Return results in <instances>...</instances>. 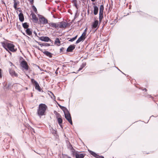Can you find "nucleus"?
<instances>
[{
    "instance_id": "nucleus-1",
    "label": "nucleus",
    "mask_w": 158,
    "mask_h": 158,
    "mask_svg": "<svg viewBox=\"0 0 158 158\" xmlns=\"http://www.w3.org/2000/svg\"><path fill=\"white\" fill-rule=\"evenodd\" d=\"M48 109L47 106L44 104L41 103L39 105L36 114L40 118L46 114V110Z\"/></svg>"
},
{
    "instance_id": "nucleus-2",
    "label": "nucleus",
    "mask_w": 158,
    "mask_h": 158,
    "mask_svg": "<svg viewBox=\"0 0 158 158\" xmlns=\"http://www.w3.org/2000/svg\"><path fill=\"white\" fill-rule=\"evenodd\" d=\"M1 43L2 46L6 50H9L12 52H15L17 50L16 49L14 48L15 46L13 44L4 42H1Z\"/></svg>"
},
{
    "instance_id": "nucleus-3",
    "label": "nucleus",
    "mask_w": 158,
    "mask_h": 158,
    "mask_svg": "<svg viewBox=\"0 0 158 158\" xmlns=\"http://www.w3.org/2000/svg\"><path fill=\"white\" fill-rule=\"evenodd\" d=\"M71 149H72V152L73 154V155H75L76 158H84L85 157V153H81V154H78L77 152L75 153V150L74 149L72 146L71 145H70Z\"/></svg>"
},
{
    "instance_id": "nucleus-4",
    "label": "nucleus",
    "mask_w": 158,
    "mask_h": 158,
    "mask_svg": "<svg viewBox=\"0 0 158 158\" xmlns=\"http://www.w3.org/2000/svg\"><path fill=\"white\" fill-rule=\"evenodd\" d=\"M64 117L68 121L71 125L73 124V123L72 120V118L71 115L69 112L68 111L64 113Z\"/></svg>"
},
{
    "instance_id": "nucleus-5",
    "label": "nucleus",
    "mask_w": 158,
    "mask_h": 158,
    "mask_svg": "<svg viewBox=\"0 0 158 158\" xmlns=\"http://www.w3.org/2000/svg\"><path fill=\"white\" fill-rule=\"evenodd\" d=\"M31 81L32 83L35 86V89L38 90L40 92L41 89L38 83L33 79H32Z\"/></svg>"
},
{
    "instance_id": "nucleus-6",
    "label": "nucleus",
    "mask_w": 158,
    "mask_h": 158,
    "mask_svg": "<svg viewBox=\"0 0 158 158\" xmlns=\"http://www.w3.org/2000/svg\"><path fill=\"white\" fill-rule=\"evenodd\" d=\"M21 66L25 70H28L29 66L27 62L24 60H22L20 63Z\"/></svg>"
},
{
    "instance_id": "nucleus-7",
    "label": "nucleus",
    "mask_w": 158,
    "mask_h": 158,
    "mask_svg": "<svg viewBox=\"0 0 158 158\" xmlns=\"http://www.w3.org/2000/svg\"><path fill=\"white\" fill-rule=\"evenodd\" d=\"M39 21L40 23L43 24H45L48 23V20L42 15H40Z\"/></svg>"
},
{
    "instance_id": "nucleus-8",
    "label": "nucleus",
    "mask_w": 158,
    "mask_h": 158,
    "mask_svg": "<svg viewBox=\"0 0 158 158\" xmlns=\"http://www.w3.org/2000/svg\"><path fill=\"white\" fill-rule=\"evenodd\" d=\"M38 37L39 38V40L43 41L46 42H48L49 41L53 42V41L48 36H38Z\"/></svg>"
},
{
    "instance_id": "nucleus-9",
    "label": "nucleus",
    "mask_w": 158,
    "mask_h": 158,
    "mask_svg": "<svg viewBox=\"0 0 158 158\" xmlns=\"http://www.w3.org/2000/svg\"><path fill=\"white\" fill-rule=\"evenodd\" d=\"M99 24H98V21L96 20L92 23V28L93 29H95V31H96L99 27Z\"/></svg>"
},
{
    "instance_id": "nucleus-10",
    "label": "nucleus",
    "mask_w": 158,
    "mask_h": 158,
    "mask_svg": "<svg viewBox=\"0 0 158 158\" xmlns=\"http://www.w3.org/2000/svg\"><path fill=\"white\" fill-rule=\"evenodd\" d=\"M60 28H66L68 26L69 23L64 21L60 22Z\"/></svg>"
},
{
    "instance_id": "nucleus-11",
    "label": "nucleus",
    "mask_w": 158,
    "mask_h": 158,
    "mask_svg": "<svg viewBox=\"0 0 158 158\" xmlns=\"http://www.w3.org/2000/svg\"><path fill=\"white\" fill-rule=\"evenodd\" d=\"M9 73L13 77H17L18 76V74L15 73V71L13 69H9Z\"/></svg>"
},
{
    "instance_id": "nucleus-12",
    "label": "nucleus",
    "mask_w": 158,
    "mask_h": 158,
    "mask_svg": "<svg viewBox=\"0 0 158 158\" xmlns=\"http://www.w3.org/2000/svg\"><path fill=\"white\" fill-rule=\"evenodd\" d=\"M75 45H70L66 50V51L67 52H71L75 49Z\"/></svg>"
},
{
    "instance_id": "nucleus-13",
    "label": "nucleus",
    "mask_w": 158,
    "mask_h": 158,
    "mask_svg": "<svg viewBox=\"0 0 158 158\" xmlns=\"http://www.w3.org/2000/svg\"><path fill=\"white\" fill-rule=\"evenodd\" d=\"M39 49L41 51L47 56H48V57L50 58L52 57V54L51 53V52L48 51H42V50L40 49V48H39Z\"/></svg>"
},
{
    "instance_id": "nucleus-14",
    "label": "nucleus",
    "mask_w": 158,
    "mask_h": 158,
    "mask_svg": "<svg viewBox=\"0 0 158 158\" xmlns=\"http://www.w3.org/2000/svg\"><path fill=\"white\" fill-rule=\"evenodd\" d=\"M31 15L32 19H33L34 21L35 22L37 23L38 22V19L36 15L32 12L31 14Z\"/></svg>"
},
{
    "instance_id": "nucleus-15",
    "label": "nucleus",
    "mask_w": 158,
    "mask_h": 158,
    "mask_svg": "<svg viewBox=\"0 0 158 158\" xmlns=\"http://www.w3.org/2000/svg\"><path fill=\"white\" fill-rule=\"evenodd\" d=\"M19 20L23 22L24 21V19L23 14L22 13H20L19 15Z\"/></svg>"
},
{
    "instance_id": "nucleus-16",
    "label": "nucleus",
    "mask_w": 158,
    "mask_h": 158,
    "mask_svg": "<svg viewBox=\"0 0 158 158\" xmlns=\"http://www.w3.org/2000/svg\"><path fill=\"white\" fill-rule=\"evenodd\" d=\"M94 15H96L98 13V7L96 6H94Z\"/></svg>"
},
{
    "instance_id": "nucleus-17",
    "label": "nucleus",
    "mask_w": 158,
    "mask_h": 158,
    "mask_svg": "<svg viewBox=\"0 0 158 158\" xmlns=\"http://www.w3.org/2000/svg\"><path fill=\"white\" fill-rule=\"evenodd\" d=\"M57 122L60 125V126L61 127L62 126V122H63V120L61 117H57Z\"/></svg>"
},
{
    "instance_id": "nucleus-18",
    "label": "nucleus",
    "mask_w": 158,
    "mask_h": 158,
    "mask_svg": "<svg viewBox=\"0 0 158 158\" xmlns=\"http://www.w3.org/2000/svg\"><path fill=\"white\" fill-rule=\"evenodd\" d=\"M11 84L10 83L7 84L6 83L4 85V89L6 90L9 89H10V87L11 86Z\"/></svg>"
},
{
    "instance_id": "nucleus-19",
    "label": "nucleus",
    "mask_w": 158,
    "mask_h": 158,
    "mask_svg": "<svg viewBox=\"0 0 158 158\" xmlns=\"http://www.w3.org/2000/svg\"><path fill=\"white\" fill-rule=\"evenodd\" d=\"M61 41H60L59 38H56L55 41V44L57 46H59L60 45Z\"/></svg>"
},
{
    "instance_id": "nucleus-20",
    "label": "nucleus",
    "mask_w": 158,
    "mask_h": 158,
    "mask_svg": "<svg viewBox=\"0 0 158 158\" xmlns=\"http://www.w3.org/2000/svg\"><path fill=\"white\" fill-rule=\"evenodd\" d=\"M85 40V39H84V38H83V37H81L80 36L78 39V40H77L76 42V44H77L79 43H80V42H81V41H83L84 40Z\"/></svg>"
},
{
    "instance_id": "nucleus-21",
    "label": "nucleus",
    "mask_w": 158,
    "mask_h": 158,
    "mask_svg": "<svg viewBox=\"0 0 158 158\" xmlns=\"http://www.w3.org/2000/svg\"><path fill=\"white\" fill-rule=\"evenodd\" d=\"M60 107L64 111V113L68 111V110L64 106H60Z\"/></svg>"
},
{
    "instance_id": "nucleus-22",
    "label": "nucleus",
    "mask_w": 158,
    "mask_h": 158,
    "mask_svg": "<svg viewBox=\"0 0 158 158\" xmlns=\"http://www.w3.org/2000/svg\"><path fill=\"white\" fill-rule=\"evenodd\" d=\"M26 34L29 35H30L32 34V32L30 28H27L26 30Z\"/></svg>"
},
{
    "instance_id": "nucleus-23",
    "label": "nucleus",
    "mask_w": 158,
    "mask_h": 158,
    "mask_svg": "<svg viewBox=\"0 0 158 158\" xmlns=\"http://www.w3.org/2000/svg\"><path fill=\"white\" fill-rule=\"evenodd\" d=\"M14 7L15 9V10H17L18 9H19V8H17V5L18 3H19V2H16L15 0H14Z\"/></svg>"
},
{
    "instance_id": "nucleus-24",
    "label": "nucleus",
    "mask_w": 158,
    "mask_h": 158,
    "mask_svg": "<svg viewBox=\"0 0 158 158\" xmlns=\"http://www.w3.org/2000/svg\"><path fill=\"white\" fill-rule=\"evenodd\" d=\"M48 24L51 27H53L54 28H56V23H48Z\"/></svg>"
},
{
    "instance_id": "nucleus-25",
    "label": "nucleus",
    "mask_w": 158,
    "mask_h": 158,
    "mask_svg": "<svg viewBox=\"0 0 158 158\" xmlns=\"http://www.w3.org/2000/svg\"><path fill=\"white\" fill-rule=\"evenodd\" d=\"M23 26L24 28L27 29L28 28L29 25L27 24V23L26 22L23 24Z\"/></svg>"
},
{
    "instance_id": "nucleus-26",
    "label": "nucleus",
    "mask_w": 158,
    "mask_h": 158,
    "mask_svg": "<svg viewBox=\"0 0 158 158\" xmlns=\"http://www.w3.org/2000/svg\"><path fill=\"white\" fill-rule=\"evenodd\" d=\"M40 45L41 46V47H43V46L48 47V46H49L50 45L48 43H42L41 44H40Z\"/></svg>"
},
{
    "instance_id": "nucleus-27",
    "label": "nucleus",
    "mask_w": 158,
    "mask_h": 158,
    "mask_svg": "<svg viewBox=\"0 0 158 158\" xmlns=\"http://www.w3.org/2000/svg\"><path fill=\"white\" fill-rule=\"evenodd\" d=\"M89 152V153L92 155H93L95 157L96 156V153H95L94 152L91 150H88Z\"/></svg>"
},
{
    "instance_id": "nucleus-28",
    "label": "nucleus",
    "mask_w": 158,
    "mask_h": 158,
    "mask_svg": "<svg viewBox=\"0 0 158 158\" xmlns=\"http://www.w3.org/2000/svg\"><path fill=\"white\" fill-rule=\"evenodd\" d=\"M104 8V6L103 5H101L100 7L99 12H103Z\"/></svg>"
},
{
    "instance_id": "nucleus-29",
    "label": "nucleus",
    "mask_w": 158,
    "mask_h": 158,
    "mask_svg": "<svg viewBox=\"0 0 158 158\" xmlns=\"http://www.w3.org/2000/svg\"><path fill=\"white\" fill-rule=\"evenodd\" d=\"M60 22L56 23V29H58L59 28H60Z\"/></svg>"
},
{
    "instance_id": "nucleus-30",
    "label": "nucleus",
    "mask_w": 158,
    "mask_h": 158,
    "mask_svg": "<svg viewBox=\"0 0 158 158\" xmlns=\"http://www.w3.org/2000/svg\"><path fill=\"white\" fill-rule=\"evenodd\" d=\"M77 36V35L75 37H73L72 39H71L70 40H69V41L70 42H73L76 39Z\"/></svg>"
},
{
    "instance_id": "nucleus-31",
    "label": "nucleus",
    "mask_w": 158,
    "mask_h": 158,
    "mask_svg": "<svg viewBox=\"0 0 158 158\" xmlns=\"http://www.w3.org/2000/svg\"><path fill=\"white\" fill-rule=\"evenodd\" d=\"M86 35V32L84 31L82 34L81 35V36L82 37H83L84 39H85V36Z\"/></svg>"
},
{
    "instance_id": "nucleus-32",
    "label": "nucleus",
    "mask_w": 158,
    "mask_h": 158,
    "mask_svg": "<svg viewBox=\"0 0 158 158\" xmlns=\"http://www.w3.org/2000/svg\"><path fill=\"white\" fill-rule=\"evenodd\" d=\"M51 132L54 135H55L56 134V131L55 130L52 129V130Z\"/></svg>"
},
{
    "instance_id": "nucleus-33",
    "label": "nucleus",
    "mask_w": 158,
    "mask_h": 158,
    "mask_svg": "<svg viewBox=\"0 0 158 158\" xmlns=\"http://www.w3.org/2000/svg\"><path fill=\"white\" fill-rule=\"evenodd\" d=\"M32 7L33 10L36 13H37V9H36V8L33 5L32 6Z\"/></svg>"
},
{
    "instance_id": "nucleus-34",
    "label": "nucleus",
    "mask_w": 158,
    "mask_h": 158,
    "mask_svg": "<svg viewBox=\"0 0 158 158\" xmlns=\"http://www.w3.org/2000/svg\"><path fill=\"white\" fill-rule=\"evenodd\" d=\"M103 12H99V17L103 18Z\"/></svg>"
},
{
    "instance_id": "nucleus-35",
    "label": "nucleus",
    "mask_w": 158,
    "mask_h": 158,
    "mask_svg": "<svg viewBox=\"0 0 158 158\" xmlns=\"http://www.w3.org/2000/svg\"><path fill=\"white\" fill-rule=\"evenodd\" d=\"M117 22V20L116 19H115L114 21L112 22V23H110V24L112 25L114 24H115Z\"/></svg>"
},
{
    "instance_id": "nucleus-36",
    "label": "nucleus",
    "mask_w": 158,
    "mask_h": 158,
    "mask_svg": "<svg viewBox=\"0 0 158 158\" xmlns=\"http://www.w3.org/2000/svg\"><path fill=\"white\" fill-rule=\"evenodd\" d=\"M56 117L57 118H57H59V116H60V117L61 116H60V114L59 113H57V112L56 113Z\"/></svg>"
},
{
    "instance_id": "nucleus-37",
    "label": "nucleus",
    "mask_w": 158,
    "mask_h": 158,
    "mask_svg": "<svg viewBox=\"0 0 158 158\" xmlns=\"http://www.w3.org/2000/svg\"><path fill=\"white\" fill-rule=\"evenodd\" d=\"M28 1L30 2V4L32 5L33 3V0H28Z\"/></svg>"
},
{
    "instance_id": "nucleus-38",
    "label": "nucleus",
    "mask_w": 158,
    "mask_h": 158,
    "mask_svg": "<svg viewBox=\"0 0 158 158\" xmlns=\"http://www.w3.org/2000/svg\"><path fill=\"white\" fill-rule=\"evenodd\" d=\"M103 18L99 17V22L100 23L102 22V20Z\"/></svg>"
},
{
    "instance_id": "nucleus-39",
    "label": "nucleus",
    "mask_w": 158,
    "mask_h": 158,
    "mask_svg": "<svg viewBox=\"0 0 158 158\" xmlns=\"http://www.w3.org/2000/svg\"><path fill=\"white\" fill-rule=\"evenodd\" d=\"M74 6L76 7V8L77 9L78 8H77V2H75V3H74Z\"/></svg>"
},
{
    "instance_id": "nucleus-40",
    "label": "nucleus",
    "mask_w": 158,
    "mask_h": 158,
    "mask_svg": "<svg viewBox=\"0 0 158 158\" xmlns=\"http://www.w3.org/2000/svg\"><path fill=\"white\" fill-rule=\"evenodd\" d=\"M64 48L63 47H62L61 48H60V52H63V50L64 49Z\"/></svg>"
},
{
    "instance_id": "nucleus-41",
    "label": "nucleus",
    "mask_w": 158,
    "mask_h": 158,
    "mask_svg": "<svg viewBox=\"0 0 158 158\" xmlns=\"http://www.w3.org/2000/svg\"><path fill=\"white\" fill-rule=\"evenodd\" d=\"M85 65H86V64L83 63L81 66L82 68H83V67H84L85 66Z\"/></svg>"
},
{
    "instance_id": "nucleus-42",
    "label": "nucleus",
    "mask_w": 158,
    "mask_h": 158,
    "mask_svg": "<svg viewBox=\"0 0 158 158\" xmlns=\"http://www.w3.org/2000/svg\"><path fill=\"white\" fill-rule=\"evenodd\" d=\"M100 156H99L98 155V154H96V156H95V157H96V158H99Z\"/></svg>"
},
{
    "instance_id": "nucleus-43",
    "label": "nucleus",
    "mask_w": 158,
    "mask_h": 158,
    "mask_svg": "<svg viewBox=\"0 0 158 158\" xmlns=\"http://www.w3.org/2000/svg\"><path fill=\"white\" fill-rule=\"evenodd\" d=\"M72 3H75V2H77V0H72Z\"/></svg>"
},
{
    "instance_id": "nucleus-44",
    "label": "nucleus",
    "mask_w": 158,
    "mask_h": 158,
    "mask_svg": "<svg viewBox=\"0 0 158 158\" xmlns=\"http://www.w3.org/2000/svg\"><path fill=\"white\" fill-rule=\"evenodd\" d=\"M82 68H83L81 66V67L79 68V69L78 70V71H80V70H81L82 69Z\"/></svg>"
},
{
    "instance_id": "nucleus-45",
    "label": "nucleus",
    "mask_w": 158,
    "mask_h": 158,
    "mask_svg": "<svg viewBox=\"0 0 158 158\" xmlns=\"http://www.w3.org/2000/svg\"><path fill=\"white\" fill-rule=\"evenodd\" d=\"M1 69H0V77L1 78L2 77V74H1Z\"/></svg>"
},
{
    "instance_id": "nucleus-46",
    "label": "nucleus",
    "mask_w": 158,
    "mask_h": 158,
    "mask_svg": "<svg viewBox=\"0 0 158 158\" xmlns=\"http://www.w3.org/2000/svg\"><path fill=\"white\" fill-rule=\"evenodd\" d=\"M50 93L52 94V95L53 96L54 99H55V98H56V97L53 94V93L52 92H50Z\"/></svg>"
},
{
    "instance_id": "nucleus-47",
    "label": "nucleus",
    "mask_w": 158,
    "mask_h": 158,
    "mask_svg": "<svg viewBox=\"0 0 158 158\" xmlns=\"http://www.w3.org/2000/svg\"><path fill=\"white\" fill-rule=\"evenodd\" d=\"M34 33L35 34V35L37 36V37H38V36H37V33L35 32V31H34Z\"/></svg>"
},
{
    "instance_id": "nucleus-48",
    "label": "nucleus",
    "mask_w": 158,
    "mask_h": 158,
    "mask_svg": "<svg viewBox=\"0 0 158 158\" xmlns=\"http://www.w3.org/2000/svg\"><path fill=\"white\" fill-rule=\"evenodd\" d=\"M99 158H104V157L103 156H100Z\"/></svg>"
},
{
    "instance_id": "nucleus-49",
    "label": "nucleus",
    "mask_w": 158,
    "mask_h": 158,
    "mask_svg": "<svg viewBox=\"0 0 158 158\" xmlns=\"http://www.w3.org/2000/svg\"><path fill=\"white\" fill-rule=\"evenodd\" d=\"M2 4H4L5 5V3L4 2L2 1Z\"/></svg>"
},
{
    "instance_id": "nucleus-50",
    "label": "nucleus",
    "mask_w": 158,
    "mask_h": 158,
    "mask_svg": "<svg viewBox=\"0 0 158 158\" xmlns=\"http://www.w3.org/2000/svg\"><path fill=\"white\" fill-rule=\"evenodd\" d=\"M19 12H20V13H22V10H19Z\"/></svg>"
},
{
    "instance_id": "nucleus-51",
    "label": "nucleus",
    "mask_w": 158,
    "mask_h": 158,
    "mask_svg": "<svg viewBox=\"0 0 158 158\" xmlns=\"http://www.w3.org/2000/svg\"><path fill=\"white\" fill-rule=\"evenodd\" d=\"M57 104L58 105V106L60 107V106H61L59 104H58V103H57Z\"/></svg>"
},
{
    "instance_id": "nucleus-52",
    "label": "nucleus",
    "mask_w": 158,
    "mask_h": 158,
    "mask_svg": "<svg viewBox=\"0 0 158 158\" xmlns=\"http://www.w3.org/2000/svg\"><path fill=\"white\" fill-rule=\"evenodd\" d=\"M91 1L92 2H94L95 1V0H91Z\"/></svg>"
},
{
    "instance_id": "nucleus-53",
    "label": "nucleus",
    "mask_w": 158,
    "mask_h": 158,
    "mask_svg": "<svg viewBox=\"0 0 158 158\" xmlns=\"http://www.w3.org/2000/svg\"><path fill=\"white\" fill-rule=\"evenodd\" d=\"M144 90H145V91H147V89H146V88H145Z\"/></svg>"
},
{
    "instance_id": "nucleus-54",
    "label": "nucleus",
    "mask_w": 158,
    "mask_h": 158,
    "mask_svg": "<svg viewBox=\"0 0 158 158\" xmlns=\"http://www.w3.org/2000/svg\"><path fill=\"white\" fill-rule=\"evenodd\" d=\"M32 130H33V131L34 132H35V131H34V129H32Z\"/></svg>"
},
{
    "instance_id": "nucleus-55",
    "label": "nucleus",
    "mask_w": 158,
    "mask_h": 158,
    "mask_svg": "<svg viewBox=\"0 0 158 158\" xmlns=\"http://www.w3.org/2000/svg\"><path fill=\"white\" fill-rule=\"evenodd\" d=\"M86 29H85V31H85V32H86Z\"/></svg>"
},
{
    "instance_id": "nucleus-56",
    "label": "nucleus",
    "mask_w": 158,
    "mask_h": 158,
    "mask_svg": "<svg viewBox=\"0 0 158 158\" xmlns=\"http://www.w3.org/2000/svg\"><path fill=\"white\" fill-rule=\"evenodd\" d=\"M38 44H39V45H40V43H38Z\"/></svg>"
},
{
    "instance_id": "nucleus-57",
    "label": "nucleus",
    "mask_w": 158,
    "mask_h": 158,
    "mask_svg": "<svg viewBox=\"0 0 158 158\" xmlns=\"http://www.w3.org/2000/svg\"><path fill=\"white\" fill-rule=\"evenodd\" d=\"M13 151H14V149H13Z\"/></svg>"
},
{
    "instance_id": "nucleus-58",
    "label": "nucleus",
    "mask_w": 158,
    "mask_h": 158,
    "mask_svg": "<svg viewBox=\"0 0 158 158\" xmlns=\"http://www.w3.org/2000/svg\"><path fill=\"white\" fill-rule=\"evenodd\" d=\"M107 20L106 22V23H107Z\"/></svg>"
},
{
    "instance_id": "nucleus-59",
    "label": "nucleus",
    "mask_w": 158,
    "mask_h": 158,
    "mask_svg": "<svg viewBox=\"0 0 158 158\" xmlns=\"http://www.w3.org/2000/svg\"><path fill=\"white\" fill-rule=\"evenodd\" d=\"M117 69H118V68L116 67Z\"/></svg>"
},
{
    "instance_id": "nucleus-60",
    "label": "nucleus",
    "mask_w": 158,
    "mask_h": 158,
    "mask_svg": "<svg viewBox=\"0 0 158 158\" xmlns=\"http://www.w3.org/2000/svg\"><path fill=\"white\" fill-rule=\"evenodd\" d=\"M117 69H118V68L116 67Z\"/></svg>"
},
{
    "instance_id": "nucleus-61",
    "label": "nucleus",
    "mask_w": 158,
    "mask_h": 158,
    "mask_svg": "<svg viewBox=\"0 0 158 158\" xmlns=\"http://www.w3.org/2000/svg\"><path fill=\"white\" fill-rule=\"evenodd\" d=\"M69 158H71V157H70Z\"/></svg>"
}]
</instances>
